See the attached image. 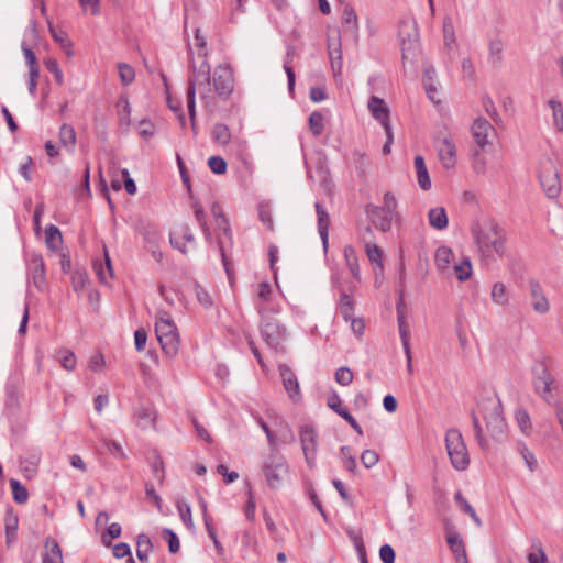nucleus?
Masks as SVG:
<instances>
[{
	"label": "nucleus",
	"mask_w": 563,
	"mask_h": 563,
	"mask_svg": "<svg viewBox=\"0 0 563 563\" xmlns=\"http://www.w3.org/2000/svg\"><path fill=\"white\" fill-rule=\"evenodd\" d=\"M378 454L373 450H365L361 454L362 464L366 468H371L378 463Z\"/></svg>",
	"instance_id": "obj_54"
},
{
	"label": "nucleus",
	"mask_w": 563,
	"mask_h": 563,
	"mask_svg": "<svg viewBox=\"0 0 563 563\" xmlns=\"http://www.w3.org/2000/svg\"><path fill=\"white\" fill-rule=\"evenodd\" d=\"M208 166L217 175H222L227 170V162L220 156H211Z\"/></svg>",
	"instance_id": "obj_49"
},
{
	"label": "nucleus",
	"mask_w": 563,
	"mask_h": 563,
	"mask_svg": "<svg viewBox=\"0 0 563 563\" xmlns=\"http://www.w3.org/2000/svg\"><path fill=\"white\" fill-rule=\"evenodd\" d=\"M339 310L345 321H349L351 318H353L354 301L352 297L344 291L340 297Z\"/></svg>",
	"instance_id": "obj_35"
},
{
	"label": "nucleus",
	"mask_w": 563,
	"mask_h": 563,
	"mask_svg": "<svg viewBox=\"0 0 563 563\" xmlns=\"http://www.w3.org/2000/svg\"><path fill=\"white\" fill-rule=\"evenodd\" d=\"M279 374L288 396L298 401L301 398L300 386L295 373L285 364L279 365Z\"/></svg>",
	"instance_id": "obj_14"
},
{
	"label": "nucleus",
	"mask_w": 563,
	"mask_h": 563,
	"mask_svg": "<svg viewBox=\"0 0 563 563\" xmlns=\"http://www.w3.org/2000/svg\"><path fill=\"white\" fill-rule=\"evenodd\" d=\"M42 563H63L62 550L54 539H46Z\"/></svg>",
	"instance_id": "obj_22"
},
{
	"label": "nucleus",
	"mask_w": 563,
	"mask_h": 563,
	"mask_svg": "<svg viewBox=\"0 0 563 563\" xmlns=\"http://www.w3.org/2000/svg\"><path fill=\"white\" fill-rule=\"evenodd\" d=\"M451 272L452 276L455 275V277L460 282L468 279L472 274V266L470 260L465 258L460 263H454L453 265H451Z\"/></svg>",
	"instance_id": "obj_33"
},
{
	"label": "nucleus",
	"mask_w": 563,
	"mask_h": 563,
	"mask_svg": "<svg viewBox=\"0 0 563 563\" xmlns=\"http://www.w3.org/2000/svg\"><path fill=\"white\" fill-rule=\"evenodd\" d=\"M122 533V528H121V525L118 523V522H113L111 523L104 533H102L101 536V540H102V544L104 547H111L112 545V539H117L121 536Z\"/></svg>",
	"instance_id": "obj_39"
},
{
	"label": "nucleus",
	"mask_w": 563,
	"mask_h": 563,
	"mask_svg": "<svg viewBox=\"0 0 563 563\" xmlns=\"http://www.w3.org/2000/svg\"><path fill=\"white\" fill-rule=\"evenodd\" d=\"M118 114L120 123L124 125L130 124L131 107L126 97H121L117 102Z\"/></svg>",
	"instance_id": "obj_37"
},
{
	"label": "nucleus",
	"mask_w": 563,
	"mask_h": 563,
	"mask_svg": "<svg viewBox=\"0 0 563 563\" xmlns=\"http://www.w3.org/2000/svg\"><path fill=\"white\" fill-rule=\"evenodd\" d=\"M111 547H112L113 556L115 559H123V558L130 556V554H131V548L125 542H120V543H117Z\"/></svg>",
	"instance_id": "obj_56"
},
{
	"label": "nucleus",
	"mask_w": 563,
	"mask_h": 563,
	"mask_svg": "<svg viewBox=\"0 0 563 563\" xmlns=\"http://www.w3.org/2000/svg\"><path fill=\"white\" fill-rule=\"evenodd\" d=\"M516 420L520 430L525 434H529L531 430V421L529 413L523 409H518L516 411Z\"/></svg>",
	"instance_id": "obj_47"
},
{
	"label": "nucleus",
	"mask_w": 563,
	"mask_h": 563,
	"mask_svg": "<svg viewBox=\"0 0 563 563\" xmlns=\"http://www.w3.org/2000/svg\"><path fill=\"white\" fill-rule=\"evenodd\" d=\"M540 184L549 198L556 197L561 191L559 172L551 161H545L541 165L539 174Z\"/></svg>",
	"instance_id": "obj_9"
},
{
	"label": "nucleus",
	"mask_w": 563,
	"mask_h": 563,
	"mask_svg": "<svg viewBox=\"0 0 563 563\" xmlns=\"http://www.w3.org/2000/svg\"><path fill=\"white\" fill-rule=\"evenodd\" d=\"M334 378L339 385L349 386L353 382L354 375L349 367L342 366L336 369Z\"/></svg>",
	"instance_id": "obj_45"
},
{
	"label": "nucleus",
	"mask_w": 563,
	"mask_h": 563,
	"mask_svg": "<svg viewBox=\"0 0 563 563\" xmlns=\"http://www.w3.org/2000/svg\"><path fill=\"white\" fill-rule=\"evenodd\" d=\"M136 423L142 429H147L154 424V411L146 407H141L135 411Z\"/></svg>",
	"instance_id": "obj_32"
},
{
	"label": "nucleus",
	"mask_w": 563,
	"mask_h": 563,
	"mask_svg": "<svg viewBox=\"0 0 563 563\" xmlns=\"http://www.w3.org/2000/svg\"><path fill=\"white\" fill-rule=\"evenodd\" d=\"M379 556L384 563L395 562V551L389 544H384L380 547Z\"/></svg>",
	"instance_id": "obj_60"
},
{
	"label": "nucleus",
	"mask_w": 563,
	"mask_h": 563,
	"mask_svg": "<svg viewBox=\"0 0 563 563\" xmlns=\"http://www.w3.org/2000/svg\"><path fill=\"white\" fill-rule=\"evenodd\" d=\"M439 159L446 169L452 168L456 163V147L450 136H444L435 144Z\"/></svg>",
	"instance_id": "obj_13"
},
{
	"label": "nucleus",
	"mask_w": 563,
	"mask_h": 563,
	"mask_svg": "<svg viewBox=\"0 0 563 563\" xmlns=\"http://www.w3.org/2000/svg\"><path fill=\"white\" fill-rule=\"evenodd\" d=\"M527 286L532 309L539 314L549 312L550 302L543 292L541 284L538 280L531 278L528 280Z\"/></svg>",
	"instance_id": "obj_12"
},
{
	"label": "nucleus",
	"mask_w": 563,
	"mask_h": 563,
	"mask_svg": "<svg viewBox=\"0 0 563 563\" xmlns=\"http://www.w3.org/2000/svg\"><path fill=\"white\" fill-rule=\"evenodd\" d=\"M79 3L86 14L96 15L100 12V0H79Z\"/></svg>",
	"instance_id": "obj_52"
},
{
	"label": "nucleus",
	"mask_w": 563,
	"mask_h": 563,
	"mask_svg": "<svg viewBox=\"0 0 563 563\" xmlns=\"http://www.w3.org/2000/svg\"><path fill=\"white\" fill-rule=\"evenodd\" d=\"M492 301L500 307H506L509 305V292L506 288V285L501 282H496L492 286L490 291Z\"/></svg>",
	"instance_id": "obj_26"
},
{
	"label": "nucleus",
	"mask_w": 563,
	"mask_h": 563,
	"mask_svg": "<svg viewBox=\"0 0 563 563\" xmlns=\"http://www.w3.org/2000/svg\"><path fill=\"white\" fill-rule=\"evenodd\" d=\"M147 340V333L144 329H137L134 332V343L137 352H142L145 349Z\"/></svg>",
	"instance_id": "obj_59"
},
{
	"label": "nucleus",
	"mask_w": 563,
	"mask_h": 563,
	"mask_svg": "<svg viewBox=\"0 0 563 563\" xmlns=\"http://www.w3.org/2000/svg\"><path fill=\"white\" fill-rule=\"evenodd\" d=\"M212 139L220 145L229 144L231 140V133L225 124L217 123L212 129Z\"/></svg>",
	"instance_id": "obj_36"
},
{
	"label": "nucleus",
	"mask_w": 563,
	"mask_h": 563,
	"mask_svg": "<svg viewBox=\"0 0 563 563\" xmlns=\"http://www.w3.org/2000/svg\"><path fill=\"white\" fill-rule=\"evenodd\" d=\"M118 71H119V77L121 79V82L124 86H128L131 82H133V80L135 78V71L132 66H130L129 64H125V63H119Z\"/></svg>",
	"instance_id": "obj_43"
},
{
	"label": "nucleus",
	"mask_w": 563,
	"mask_h": 563,
	"mask_svg": "<svg viewBox=\"0 0 563 563\" xmlns=\"http://www.w3.org/2000/svg\"><path fill=\"white\" fill-rule=\"evenodd\" d=\"M534 388L537 393L547 401L551 402L553 400L552 395V386L553 379L552 376L544 364H539L534 368Z\"/></svg>",
	"instance_id": "obj_11"
},
{
	"label": "nucleus",
	"mask_w": 563,
	"mask_h": 563,
	"mask_svg": "<svg viewBox=\"0 0 563 563\" xmlns=\"http://www.w3.org/2000/svg\"><path fill=\"white\" fill-rule=\"evenodd\" d=\"M177 510H178L179 516H180L183 522L185 523V526L190 530L194 529V520H192V516H191L190 506L185 501H178Z\"/></svg>",
	"instance_id": "obj_44"
},
{
	"label": "nucleus",
	"mask_w": 563,
	"mask_h": 563,
	"mask_svg": "<svg viewBox=\"0 0 563 563\" xmlns=\"http://www.w3.org/2000/svg\"><path fill=\"white\" fill-rule=\"evenodd\" d=\"M309 128L314 136H319L324 129V118L318 112L313 111L309 117Z\"/></svg>",
	"instance_id": "obj_40"
},
{
	"label": "nucleus",
	"mask_w": 563,
	"mask_h": 563,
	"mask_svg": "<svg viewBox=\"0 0 563 563\" xmlns=\"http://www.w3.org/2000/svg\"><path fill=\"white\" fill-rule=\"evenodd\" d=\"M192 209H194L195 219H196L197 223L199 224V227L201 228L206 241L211 243L212 235H211L210 228L207 223V216H206L202 205L199 201L194 200Z\"/></svg>",
	"instance_id": "obj_23"
},
{
	"label": "nucleus",
	"mask_w": 563,
	"mask_h": 563,
	"mask_svg": "<svg viewBox=\"0 0 563 563\" xmlns=\"http://www.w3.org/2000/svg\"><path fill=\"white\" fill-rule=\"evenodd\" d=\"M471 234L483 261H493L505 254L506 238L494 220L484 218L474 221Z\"/></svg>",
	"instance_id": "obj_3"
},
{
	"label": "nucleus",
	"mask_w": 563,
	"mask_h": 563,
	"mask_svg": "<svg viewBox=\"0 0 563 563\" xmlns=\"http://www.w3.org/2000/svg\"><path fill=\"white\" fill-rule=\"evenodd\" d=\"M418 47V32L411 26L408 33V38L401 40L402 57L407 58L409 54Z\"/></svg>",
	"instance_id": "obj_34"
},
{
	"label": "nucleus",
	"mask_w": 563,
	"mask_h": 563,
	"mask_svg": "<svg viewBox=\"0 0 563 563\" xmlns=\"http://www.w3.org/2000/svg\"><path fill=\"white\" fill-rule=\"evenodd\" d=\"M13 498L18 504H24L27 500L29 494L26 488L16 479L10 481Z\"/></svg>",
	"instance_id": "obj_42"
},
{
	"label": "nucleus",
	"mask_w": 563,
	"mask_h": 563,
	"mask_svg": "<svg viewBox=\"0 0 563 563\" xmlns=\"http://www.w3.org/2000/svg\"><path fill=\"white\" fill-rule=\"evenodd\" d=\"M195 236L188 224H183L170 234V244L181 253H186L185 244L194 243Z\"/></svg>",
	"instance_id": "obj_18"
},
{
	"label": "nucleus",
	"mask_w": 563,
	"mask_h": 563,
	"mask_svg": "<svg viewBox=\"0 0 563 563\" xmlns=\"http://www.w3.org/2000/svg\"><path fill=\"white\" fill-rule=\"evenodd\" d=\"M155 333L163 352L167 356H175L179 351L180 338L177 327L170 314L161 310L155 321Z\"/></svg>",
	"instance_id": "obj_4"
},
{
	"label": "nucleus",
	"mask_w": 563,
	"mask_h": 563,
	"mask_svg": "<svg viewBox=\"0 0 563 563\" xmlns=\"http://www.w3.org/2000/svg\"><path fill=\"white\" fill-rule=\"evenodd\" d=\"M151 468L153 475L158 479L159 483L164 481V464L159 455H155L151 462Z\"/></svg>",
	"instance_id": "obj_53"
},
{
	"label": "nucleus",
	"mask_w": 563,
	"mask_h": 563,
	"mask_svg": "<svg viewBox=\"0 0 563 563\" xmlns=\"http://www.w3.org/2000/svg\"><path fill=\"white\" fill-rule=\"evenodd\" d=\"M365 252L368 257V261L372 265H377V268L380 271V273L384 272V265H383V252L382 249L376 245L375 243H372V241H366L365 244Z\"/></svg>",
	"instance_id": "obj_31"
},
{
	"label": "nucleus",
	"mask_w": 563,
	"mask_h": 563,
	"mask_svg": "<svg viewBox=\"0 0 563 563\" xmlns=\"http://www.w3.org/2000/svg\"><path fill=\"white\" fill-rule=\"evenodd\" d=\"M345 264L349 267L352 276L360 282L361 280V272H360V265H358V257L356 254V251L353 246L346 245L343 250Z\"/></svg>",
	"instance_id": "obj_25"
},
{
	"label": "nucleus",
	"mask_w": 563,
	"mask_h": 563,
	"mask_svg": "<svg viewBox=\"0 0 563 563\" xmlns=\"http://www.w3.org/2000/svg\"><path fill=\"white\" fill-rule=\"evenodd\" d=\"M443 38L446 48L452 49L455 46L454 26L450 18L443 20Z\"/></svg>",
	"instance_id": "obj_38"
},
{
	"label": "nucleus",
	"mask_w": 563,
	"mask_h": 563,
	"mask_svg": "<svg viewBox=\"0 0 563 563\" xmlns=\"http://www.w3.org/2000/svg\"><path fill=\"white\" fill-rule=\"evenodd\" d=\"M454 260L452 250L448 246H440L435 251V264L442 275L452 276L451 265Z\"/></svg>",
	"instance_id": "obj_19"
},
{
	"label": "nucleus",
	"mask_w": 563,
	"mask_h": 563,
	"mask_svg": "<svg viewBox=\"0 0 563 563\" xmlns=\"http://www.w3.org/2000/svg\"><path fill=\"white\" fill-rule=\"evenodd\" d=\"M155 129L151 121L142 120L139 126V133L144 139H148L154 135Z\"/></svg>",
	"instance_id": "obj_61"
},
{
	"label": "nucleus",
	"mask_w": 563,
	"mask_h": 563,
	"mask_svg": "<svg viewBox=\"0 0 563 563\" xmlns=\"http://www.w3.org/2000/svg\"><path fill=\"white\" fill-rule=\"evenodd\" d=\"M445 448L450 463L456 471H465L470 466V454L462 433L451 428L445 433Z\"/></svg>",
	"instance_id": "obj_5"
},
{
	"label": "nucleus",
	"mask_w": 563,
	"mask_h": 563,
	"mask_svg": "<svg viewBox=\"0 0 563 563\" xmlns=\"http://www.w3.org/2000/svg\"><path fill=\"white\" fill-rule=\"evenodd\" d=\"M429 224L437 229L443 230L448 227L449 220L446 211L443 207H435L428 212Z\"/></svg>",
	"instance_id": "obj_24"
},
{
	"label": "nucleus",
	"mask_w": 563,
	"mask_h": 563,
	"mask_svg": "<svg viewBox=\"0 0 563 563\" xmlns=\"http://www.w3.org/2000/svg\"><path fill=\"white\" fill-rule=\"evenodd\" d=\"M262 472L267 486L273 490H277L282 488L286 477L289 475V465L283 455L271 454L263 461Z\"/></svg>",
	"instance_id": "obj_6"
},
{
	"label": "nucleus",
	"mask_w": 563,
	"mask_h": 563,
	"mask_svg": "<svg viewBox=\"0 0 563 563\" xmlns=\"http://www.w3.org/2000/svg\"><path fill=\"white\" fill-rule=\"evenodd\" d=\"M299 435L305 460L308 466L312 468L314 466L318 450V434L311 426L306 424L300 428Z\"/></svg>",
	"instance_id": "obj_10"
},
{
	"label": "nucleus",
	"mask_w": 563,
	"mask_h": 563,
	"mask_svg": "<svg viewBox=\"0 0 563 563\" xmlns=\"http://www.w3.org/2000/svg\"><path fill=\"white\" fill-rule=\"evenodd\" d=\"M423 87L426 93L431 102L440 103L439 91H438V79L437 71L433 66L427 65L423 69L422 77Z\"/></svg>",
	"instance_id": "obj_17"
},
{
	"label": "nucleus",
	"mask_w": 563,
	"mask_h": 563,
	"mask_svg": "<svg viewBox=\"0 0 563 563\" xmlns=\"http://www.w3.org/2000/svg\"><path fill=\"white\" fill-rule=\"evenodd\" d=\"M247 497L249 498H247L246 506H245V517L247 518V520L254 521L256 504H255L253 492L251 489L247 492Z\"/></svg>",
	"instance_id": "obj_58"
},
{
	"label": "nucleus",
	"mask_w": 563,
	"mask_h": 563,
	"mask_svg": "<svg viewBox=\"0 0 563 563\" xmlns=\"http://www.w3.org/2000/svg\"><path fill=\"white\" fill-rule=\"evenodd\" d=\"M549 106L552 109L554 126L559 131H562L563 130V107H562V103L560 101L551 99L549 101Z\"/></svg>",
	"instance_id": "obj_41"
},
{
	"label": "nucleus",
	"mask_w": 563,
	"mask_h": 563,
	"mask_svg": "<svg viewBox=\"0 0 563 563\" xmlns=\"http://www.w3.org/2000/svg\"><path fill=\"white\" fill-rule=\"evenodd\" d=\"M368 110L384 129L391 128L389 121V109L382 98L372 96L368 101Z\"/></svg>",
	"instance_id": "obj_16"
},
{
	"label": "nucleus",
	"mask_w": 563,
	"mask_h": 563,
	"mask_svg": "<svg viewBox=\"0 0 563 563\" xmlns=\"http://www.w3.org/2000/svg\"><path fill=\"white\" fill-rule=\"evenodd\" d=\"M471 416L475 439L481 450L487 451L490 441L503 442L506 440L507 423L501 402L496 395L482 397Z\"/></svg>",
	"instance_id": "obj_2"
},
{
	"label": "nucleus",
	"mask_w": 563,
	"mask_h": 563,
	"mask_svg": "<svg viewBox=\"0 0 563 563\" xmlns=\"http://www.w3.org/2000/svg\"><path fill=\"white\" fill-rule=\"evenodd\" d=\"M195 41L199 49V60L189 57L186 96L188 113L192 122L196 117V96L207 110L213 111L219 100H228L234 91L233 70L228 64L218 65L211 76V67L207 59V42L199 29L195 31Z\"/></svg>",
	"instance_id": "obj_1"
},
{
	"label": "nucleus",
	"mask_w": 563,
	"mask_h": 563,
	"mask_svg": "<svg viewBox=\"0 0 563 563\" xmlns=\"http://www.w3.org/2000/svg\"><path fill=\"white\" fill-rule=\"evenodd\" d=\"M494 126L484 118H477L472 125V135L479 147L489 144V135L494 133Z\"/></svg>",
	"instance_id": "obj_15"
},
{
	"label": "nucleus",
	"mask_w": 563,
	"mask_h": 563,
	"mask_svg": "<svg viewBox=\"0 0 563 563\" xmlns=\"http://www.w3.org/2000/svg\"><path fill=\"white\" fill-rule=\"evenodd\" d=\"M448 543H449L450 549H451V551L453 552L454 555L456 553L462 552L463 550H465L464 542H463L462 538L460 537V534L456 533V532L450 533L448 536Z\"/></svg>",
	"instance_id": "obj_50"
},
{
	"label": "nucleus",
	"mask_w": 563,
	"mask_h": 563,
	"mask_svg": "<svg viewBox=\"0 0 563 563\" xmlns=\"http://www.w3.org/2000/svg\"><path fill=\"white\" fill-rule=\"evenodd\" d=\"M398 325H399V334L401 338L404 350H405V352L409 353L410 345H409L408 331H407L406 322H405V316L400 312H398Z\"/></svg>",
	"instance_id": "obj_51"
},
{
	"label": "nucleus",
	"mask_w": 563,
	"mask_h": 563,
	"mask_svg": "<svg viewBox=\"0 0 563 563\" xmlns=\"http://www.w3.org/2000/svg\"><path fill=\"white\" fill-rule=\"evenodd\" d=\"M163 533L165 536H167V538H168L167 541H168L169 551L172 553H177L180 548V542H179V539L176 536V533L174 531H172L170 529H164Z\"/></svg>",
	"instance_id": "obj_57"
},
{
	"label": "nucleus",
	"mask_w": 563,
	"mask_h": 563,
	"mask_svg": "<svg viewBox=\"0 0 563 563\" xmlns=\"http://www.w3.org/2000/svg\"><path fill=\"white\" fill-rule=\"evenodd\" d=\"M217 472L224 477V482L227 484L233 483L239 478V474L236 472H229L228 467L223 464L218 465Z\"/></svg>",
	"instance_id": "obj_62"
},
{
	"label": "nucleus",
	"mask_w": 563,
	"mask_h": 563,
	"mask_svg": "<svg viewBox=\"0 0 563 563\" xmlns=\"http://www.w3.org/2000/svg\"><path fill=\"white\" fill-rule=\"evenodd\" d=\"M258 214H260V220L266 224L267 229L273 231V219H272V214H271V211L267 207L261 205L260 206V210H258Z\"/></svg>",
	"instance_id": "obj_63"
},
{
	"label": "nucleus",
	"mask_w": 563,
	"mask_h": 563,
	"mask_svg": "<svg viewBox=\"0 0 563 563\" xmlns=\"http://www.w3.org/2000/svg\"><path fill=\"white\" fill-rule=\"evenodd\" d=\"M342 22L349 32L353 36H357L358 33V19L355 10L351 5H345L342 13Z\"/></svg>",
	"instance_id": "obj_30"
},
{
	"label": "nucleus",
	"mask_w": 563,
	"mask_h": 563,
	"mask_svg": "<svg viewBox=\"0 0 563 563\" xmlns=\"http://www.w3.org/2000/svg\"><path fill=\"white\" fill-rule=\"evenodd\" d=\"M396 208H397V201H396L395 196L389 191L386 192L384 195V199H383V207L380 208L383 211H385L387 213V216L385 217V220L383 221V223L380 225L383 231H386L387 229H389L391 214L395 212Z\"/></svg>",
	"instance_id": "obj_27"
},
{
	"label": "nucleus",
	"mask_w": 563,
	"mask_h": 563,
	"mask_svg": "<svg viewBox=\"0 0 563 563\" xmlns=\"http://www.w3.org/2000/svg\"><path fill=\"white\" fill-rule=\"evenodd\" d=\"M519 452L527 465V467L529 468L530 472H534L538 467V462H537V459L534 456V454L528 450V448L526 446V444L521 443L519 445Z\"/></svg>",
	"instance_id": "obj_46"
},
{
	"label": "nucleus",
	"mask_w": 563,
	"mask_h": 563,
	"mask_svg": "<svg viewBox=\"0 0 563 563\" xmlns=\"http://www.w3.org/2000/svg\"><path fill=\"white\" fill-rule=\"evenodd\" d=\"M504 44L500 40H493L489 43V57L493 63H499L503 57Z\"/></svg>",
	"instance_id": "obj_48"
},
{
	"label": "nucleus",
	"mask_w": 563,
	"mask_h": 563,
	"mask_svg": "<svg viewBox=\"0 0 563 563\" xmlns=\"http://www.w3.org/2000/svg\"><path fill=\"white\" fill-rule=\"evenodd\" d=\"M153 551V543L148 536L142 533L139 534L136 540V556L137 559L146 563L148 561V555Z\"/></svg>",
	"instance_id": "obj_29"
},
{
	"label": "nucleus",
	"mask_w": 563,
	"mask_h": 563,
	"mask_svg": "<svg viewBox=\"0 0 563 563\" xmlns=\"http://www.w3.org/2000/svg\"><path fill=\"white\" fill-rule=\"evenodd\" d=\"M413 166L416 169L418 185L422 190H429L431 188V179L424 158L421 155H417L413 159Z\"/></svg>",
	"instance_id": "obj_20"
},
{
	"label": "nucleus",
	"mask_w": 563,
	"mask_h": 563,
	"mask_svg": "<svg viewBox=\"0 0 563 563\" xmlns=\"http://www.w3.org/2000/svg\"><path fill=\"white\" fill-rule=\"evenodd\" d=\"M255 307L261 317H268V314H278L280 312V306L274 300L272 286L266 282L257 285Z\"/></svg>",
	"instance_id": "obj_8"
},
{
	"label": "nucleus",
	"mask_w": 563,
	"mask_h": 563,
	"mask_svg": "<svg viewBox=\"0 0 563 563\" xmlns=\"http://www.w3.org/2000/svg\"><path fill=\"white\" fill-rule=\"evenodd\" d=\"M272 316L261 317V336L268 347L279 352L283 350V343L286 340V329Z\"/></svg>",
	"instance_id": "obj_7"
},
{
	"label": "nucleus",
	"mask_w": 563,
	"mask_h": 563,
	"mask_svg": "<svg viewBox=\"0 0 563 563\" xmlns=\"http://www.w3.org/2000/svg\"><path fill=\"white\" fill-rule=\"evenodd\" d=\"M45 243L51 251H59L63 244V236L59 229L51 224L45 230Z\"/></svg>",
	"instance_id": "obj_28"
},
{
	"label": "nucleus",
	"mask_w": 563,
	"mask_h": 563,
	"mask_svg": "<svg viewBox=\"0 0 563 563\" xmlns=\"http://www.w3.org/2000/svg\"><path fill=\"white\" fill-rule=\"evenodd\" d=\"M195 292H196L197 300L203 307L209 308L212 306L213 302H212L210 295L203 288H201L198 284L195 285Z\"/></svg>",
	"instance_id": "obj_55"
},
{
	"label": "nucleus",
	"mask_w": 563,
	"mask_h": 563,
	"mask_svg": "<svg viewBox=\"0 0 563 563\" xmlns=\"http://www.w3.org/2000/svg\"><path fill=\"white\" fill-rule=\"evenodd\" d=\"M351 329L354 332V334L358 338H361L365 330V322L362 318H351L350 320Z\"/></svg>",
	"instance_id": "obj_64"
},
{
	"label": "nucleus",
	"mask_w": 563,
	"mask_h": 563,
	"mask_svg": "<svg viewBox=\"0 0 563 563\" xmlns=\"http://www.w3.org/2000/svg\"><path fill=\"white\" fill-rule=\"evenodd\" d=\"M314 207L318 216V231L325 247L328 244L330 217L321 203L316 202Z\"/></svg>",
	"instance_id": "obj_21"
}]
</instances>
